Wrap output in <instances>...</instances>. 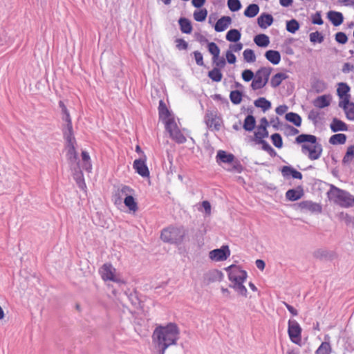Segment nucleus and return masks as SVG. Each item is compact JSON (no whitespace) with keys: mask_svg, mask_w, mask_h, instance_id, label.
<instances>
[{"mask_svg":"<svg viewBox=\"0 0 354 354\" xmlns=\"http://www.w3.org/2000/svg\"><path fill=\"white\" fill-rule=\"evenodd\" d=\"M180 331L176 324L169 323L165 326H159L153 333V340L158 349V354H165L171 345L176 344Z\"/></svg>","mask_w":354,"mask_h":354,"instance_id":"obj_1","label":"nucleus"},{"mask_svg":"<svg viewBox=\"0 0 354 354\" xmlns=\"http://www.w3.org/2000/svg\"><path fill=\"white\" fill-rule=\"evenodd\" d=\"M295 142L301 145L304 153L308 152V158L315 160L319 158L322 153V146L317 142V138L311 134L301 133L297 136Z\"/></svg>","mask_w":354,"mask_h":354,"instance_id":"obj_2","label":"nucleus"},{"mask_svg":"<svg viewBox=\"0 0 354 354\" xmlns=\"http://www.w3.org/2000/svg\"><path fill=\"white\" fill-rule=\"evenodd\" d=\"M189 230L184 226H170L163 229L161 232L160 239L165 243L180 245L189 240Z\"/></svg>","mask_w":354,"mask_h":354,"instance_id":"obj_3","label":"nucleus"},{"mask_svg":"<svg viewBox=\"0 0 354 354\" xmlns=\"http://www.w3.org/2000/svg\"><path fill=\"white\" fill-rule=\"evenodd\" d=\"M330 200H334V202L342 207H352L354 206V196L348 192L339 189L333 185H330V190L327 192Z\"/></svg>","mask_w":354,"mask_h":354,"instance_id":"obj_4","label":"nucleus"},{"mask_svg":"<svg viewBox=\"0 0 354 354\" xmlns=\"http://www.w3.org/2000/svg\"><path fill=\"white\" fill-rule=\"evenodd\" d=\"M272 71L271 67H261L257 71L254 79L252 80L250 86L252 90L256 91L263 88L268 82L270 73Z\"/></svg>","mask_w":354,"mask_h":354,"instance_id":"obj_5","label":"nucleus"},{"mask_svg":"<svg viewBox=\"0 0 354 354\" xmlns=\"http://www.w3.org/2000/svg\"><path fill=\"white\" fill-rule=\"evenodd\" d=\"M165 129L176 142L183 144L186 142L187 139L178 129L174 118H171L166 122Z\"/></svg>","mask_w":354,"mask_h":354,"instance_id":"obj_6","label":"nucleus"},{"mask_svg":"<svg viewBox=\"0 0 354 354\" xmlns=\"http://www.w3.org/2000/svg\"><path fill=\"white\" fill-rule=\"evenodd\" d=\"M288 333L290 339L293 343L301 346L302 329L298 322L294 319H290L288 323Z\"/></svg>","mask_w":354,"mask_h":354,"instance_id":"obj_7","label":"nucleus"},{"mask_svg":"<svg viewBox=\"0 0 354 354\" xmlns=\"http://www.w3.org/2000/svg\"><path fill=\"white\" fill-rule=\"evenodd\" d=\"M337 85V94L341 100L339 102V106L341 108H345L346 105L349 104L351 99V95L349 94L351 87L346 82H339Z\"/></svg>","mask_w":354,"mask_h":354,"instance_id":"obj_8","label":"nucleus"},{"mask_svg":"<svg viewBox=\"0 0 354 354\" xmlns=\"http://www.w3.org/2000/svg\"><path fill=\"white\" fill-rule=\"evenodd\" d=\"M230 255V250L227 245H222L220 248L209 252V259L215 261L226 260Z\"/></svg>","mask_w":354,"mask_h":354,"instance_id":"obj_9","label":"nucleus"},{"mask_svg":"<svg viewBox=\"0 0 354 354\" xmlns=\"http://www.w3.org/2000/svg\"><path fill=\"white\" fill-rule=\"evenodd\" d=\"M147 157L144 155V158L136 159L134 160L133 167L136 171L142 177L146 178L149 176V170L146 165Z\"/></svg>","mask_w":354,"mask_h":354,"instance_id":"obj_10","label":"nucleus"},{"mask_svg":"<svg viewBox=\"0 0 354 354\" xmlns=\"http://www.w3.org/2000/svg\"><path fill=\"white\" fill-rule=\"evenodd\" d=\"M115 269L111 263H105L102 267V277L105 281L119 282L120 280L115 274Z\"/></svg>","mask_w":354,"mask_h":354,"instance_id":"obj_11","label":"nucleus"},{"mask_svg":"<svg viewBox=\"0 0 354 354\" xmlns=\"http://www.w3.org/2000/svg\"><path fill=\"white\" fill-rule=\"evenodd\" d=\"M71 169L73 170V176L78 187L83 189L86 187L83 173L80 167V162L73 165Z\"/></svg>","mask_w":354,"mask_h":354,"instance_id":"obj_12","label":"nucleus"},{"mask_svg":"<svg viewBox=\"0 0 354 354\" xmlns=\"http://www.w3.org/2000/svg\"><path fill=\"white\" fill-rule=\"evenodd\" d=\"M223 278V274L221 271L214 269L209 270L204 274V283L209 285L215 281H221Z\"/></svg>","mask_w":354,"mask_h":354,"instance_id":"obj_13","label":"nucleus"},{"mask_svg":"<svg viewBox=\"0 0 354 354\" xmlns=\"http://www.w3.org/2000/svg\"><path fill=\"white\" fill-rule=\"evenodd\" d=\"M75 142L66 143V147L67 148V159L69 162L71 167L73 165L80 162L78 160V154L75 147Z\"/></svg>","mask_w":354,"mask_h":354,"instance_id":"obj_14","label":"nucleus"},{"mask_svg":"<svg viewBox=\"0 0 354 354\" xmlns=\"http://www.w3.org/2000/svg\"><path fill=\"white\" fill-rule=\"evenodd\" d=\"M304 195V188L301 185H299L295 189H288L286 193V198L288 201H296L300 199Z\"/></svg>","mask_w":354,"mask_h":354,"instance_id":"obj_15","label":"nucleus"},{"mask_svg":"<svg viewBox=\"0 0 354 354\" xmlns=\"http://www.w3.org/2000/svg\"><path fill=\"white\" fill-rule=\"evenodd\" d=\"M158 114L160 120H162L165 125H166V122L171 118H174L171 115V112L168 109L166 104L162 100L159 101L158 106Z\"/></svg>","mask_w":354,"mask_h":354,"instance_id":"obj_16","label":"nucleus"},{"mask_svg":"<svg viewBox=\"0 0 354 354\" xmlns=\"http://www.w3.org/2000/svg\"><path fill=\"white\" fill-rule=\"evenodd\" d=\"M68 121L66 122V124L63 127V136L66 143L76 142L74 137L71 118H68Z\"/></svg>","mask_w":354,"mask_h":354,"instance_id":"obj_17","label":"nucleus"},{"mask_svg":"<svg viewBox=\"0 0 354 354\" xmlns=\"http://www.w3.org/2000/svg\"><path fill=\"white\" fill-rule=\"evenodd\" d=\"M273 21L274 18L272 15L267 12L261 13L257 18V24L262 29H266L270 26Z\"/></svg>","mask_w":354,"mask_h":354,"instance_id":"obj_18","label":"nucleus"},{"mask_svg":"<svg viewBox=\"0 0 354 354\" xmlns=\"http://www.w3.org/2000/svg\"><path fill=\"white\" fill-rule=\"evenodd\" d=\"M281 174L284 178L292 176L295 179H302L303 175L301 172L293 168L290 165L283 166L281 169Z\"/></svg>","mask_w":354,"mask_h":354,"instance_id":"obj_19","label":"nucleus"},{"mask_svg":"<svg viewBox=\"0 0 354 354\" xmlns=\"http://www.w3.org/2000/svg\"><path fill=\"white\" fill-rule=\"evenodd\" d=\"M327 18L334 26H339L344 22V16L340 12L330 10L327 12Z\"/></svg>","mask_w":354,"mask_h":354,"instance_id":"obj_20","label":"nucleus"},{"mask_svg":"<svg viewBox=\"0 0 354 354\" xmlns=\"http://www.w3.org/2000/svg\"><path fill=\"white\" fill-rule=\"evenodd\" d=\"M298 205L301 209H308L312 212L321 213L322 210V207L320 204L310 201H301Z\"/></svg>","mask_w":354,"mask_h":354,"instance_id":"obj_21","label":"nucleus"},{"mask_svg":"<svg viewBox=\"0 0 354 354\" xmlns=\"http://www.w3.org/2000/svg\"><path fill=\"white\" fill-rule=\"evenodd\" d=\"M216 162L220 164L231 163L235 160V156L231 153H228L224 150H218L216 156Z\"/></svg>","mask_w":354,"mask_h":354,"instance_id":"obj_22","label":"nucleus"},{"mask_svg":"<svg viewBox=\"0 0 354 354\" xmlns=\"http://www.w3.org/2000/svg\"><path fill=\"white\" fill-rule=\"evenodd\" d=\"M232 19L229 16H223L218 19L214 25V30L216 32H223L231 24Z\"/></svg>","mask_w":354,"mask_h":354,"instance_id":"obj_23","label":"nucleus"},{"mask_svg":"<svg viewBox=\"0 0 354 354\" xmlns=\"http://www.w3.org/2000/svg\"><path fill=\"white\" fill-rule=\"evenodd\" d=\"M348 125L337 118H334L330 124V130L334 132L348 131Z\"/></svg>","mask_w":354,"mask_h":354,"instance_id":"obj_24","label":"nucleus"},{"mask_svg":"<svg viewBox=\"0 0 354 354\" xmlns=\"http://www.w3.org/2000/svg\"><path fill=\"white\" fill-rule=\"evenodd\" d=\"M331 97L330 95H323L318 96L313 102V105L319 109H324L330 104Z\"/></svg>","mask_w":354,"mask_h":354,"instance_id":"obj_25","label":"nucleus"},{"mask_svg":"<svg viewBox=\"0 0 354 354\" xmlns=\"http://www.w3.org/2000/svg\"><path fill=\"white\" fill-rule=\"evenodd\" d=\"M178 24L180 31L184 34H191L193 30V27L191 21L186 18L181 17L178 19Z\"/></svg>","mask_w":354,"mask_h":354,"instance_id":"obj_26","label":"nucleus"},{"mask_svg":"<svg viewBox=\"0 0 354 354\" xmlns=\"http://www.w3.org/2000/svg\"><path fill=\"white\" fill-rule=\"evenodd\" d=\"M256 124L255 117L253 115L248 114L243 121V128L245 131L251 132L255 129Z\"/></svg>","mask_w":354,"mask_h":354,"instance_id":"obj_27","label":"nucleus"},{"mask_svg":"<svg viewBox=\"0 0 354 354\" xmlns=\"http://www.w3.org/2000/svg\"><path fill=\"white\" fill-rule=\"evenodd\" d=\"M266 58L274 65L278 64L281 61V54L274 50H268L265 53Z\"/></svg>","mask_w":354,"mask_h":354,"instance_id":"obj_28","label":"nucleus"},{"mask_svg":"<svg viewBox=\"0 0 354 354\" xmlns=\"http://www.w3.org/2000/svg\"><path fill=\"white\" fill-rule=\"evenodd\" d=\"M254 41L259 47L266 48L270 44V38L266 34L260 33L254 37Z\"/></svg>","mask_w":354,"mask_h":354,"instance_id":"obj_29","label":"nucleus"},{"mask_svg":"<svg viewBox=\"0 0 354 354\" xmlns=\"http://www.w3.org/2000/svg\"><path fill=\"white\" fill-rule=\"evenodd\" d=\"M134 194L135 190L133 189L127 185H122L121 188L118 189V193H115V198L116 201L119 200L120 202L122 200L121 194L124 195L126 197L129 195L133 196Z\"/></svg>","mask_w":354,"mask_h":354,"instance_id":"obj_30","label":"nucleus"},{"mask_svg":"<svg viewBox=\"0 0 354 354\" xmlns=\"http://www.w3.org/2000/svg\"><path fill=\"white\" fill-rule=\"evenodd\" d=\"M285 119L297 127H299L301 125L302 119L301 116L297 113L289 112L286 113Z\"/></svg>","mask_w":354,"mask_h":354,"instance_id":"obj_31","label":"nucleus"},{"mask_svg":"<svg viewBox=\"0 0 354 354\" xmlns=\"http://www.w3.org/2000/svg\"><path fill=\"white\" fill-rule=\"evenodd\" d=\"M288 78V75L284 73H277L274 75L270 80V85L272 88H277L280 86L283 80Z\"/></svg>","mask_w":354,"mask_h":354,"instance_id":"obj_32","label":"nucleus"},{"mask_svg":"<svg viewBox=\"0 0 354 354\" xmlns=\"http://www.w3.org/2000/svg\"><path fill=\"white\" fill-rule=\"evenodd\" d=\"M254 104L257 108H261L263 112L271 108L272 104L266 97H260L254 102Z\"/></svg>","mask_w":354,"mask_h":354,"instance_id":"obj_33","label":"nucleus"},{"mask_svg":"<svg viewBox=\"0 0 354 354\" xmlns=\"http://www.w3.org/2000/svg\"><path fill=\"white\" fill-rule=\"evenodd\" d=\"M241 37V33L238 29H230L226 34L225 38L228 41L236 43Z\"/></svg>","mask_w":354,"mask_h":354,"instance_id":"obj_34","label":"nucleus"},{"mask_svg":"<svg viewBox=\"0 0 354 354\" xmlns=\"http://www.w3.org/2000/svg\"><path fill=\"white\" fill-rule=\"evenodd\" d=\"M347 139V136L344 133H336L331 136L329 138V143L333 145H344Z\"/></svg>","mask_w":354,"mask_h":354,"instance_id":"obj_35","label":"nucleus"},{"mask_svg":"<svg viewBox=\"0 0 354 354\" xmlns=\"http://www.w3.org/2000/svg\"><path fill=\"white\" fill-rule=\"evenodd\" d=\"M205 123L209 128L214 127L216 131H218L221 128V124L218 120H217L216 116H214L212 113H210V115H206Z\"/></svg>","mask_w":354,"mask_h":354,"instance_id":"obj_36","label":"nucleus"},{"mask_svg":"<svg viewBox=\"0 0 354 354\" xmlns=\"http://www.w3.org/2000/svg\"><path fill=\"white\" fill-rule=\"evenodd\" d=\"M259 6L256 3H251L244 10V15L248 18H253L258 15Z\"/></svg>","mask_w":354,"mask_h":354,"instance_id":"obj_37","label":"nucleus"},{"mask_svg":"<svg viewBox=\"0 0 354 354\" xmlns=\"http://www.w3.org/2000/svg\"><path fill=\"white\" fill-rule=\"evenodd\" d=\"M243 92L239 89L231 91L230 93V99L232 104H239L243 100Z\"/></svg>","mask_w":354,"mask_h":354,"instance_id":"obj_38","label":"nucleus"},{"mask_svg":"<svg viewBox=\"0 0 354 354\" xmlns=\"http://www.w3.org/2000/svg\"><path fill=\"white\" fill-rule=\"evenodd\" d=\"M124 203L130 211L135 212L138 209V203L133 196L129 195L126 196L124 199Z\"/></svg>","mask_w":354,"mask_h":354,"instance_id":"obj_39","label":"nucleus"},{"mask_svg":"<svg viewBox=\"0 0 354 354\" xmlns=\"http://www.w3.org/2000/svg\"><path fill=\"white\" fill-rule=\"evenodd\" d=\"M207 49L209 53L212 55V62H215L218 59V55H220V48L216 43L209 41L207 44Z\"/></svg>","mask_w":354,"mask_h":354,"instance_id":"obj_40","label":"nucleus"},{"mask_svg":"<svg viewBox=\"0 0 354 354\" xmlns=\"http://www.w3.org/2000/svg\"><path fill=\"white\" fill-rule=\"evenodd\" d=\"M207 76L213 82H219L222 80L223 73L218 68H213L208 72Z\"/></svg>","mask_w":354,"mask_h":354,"instance_id":"obj_41","label":"nucleus"},{"mask_svg":"<svg viewBox=\"0 0 354 354\" xmlns=\"http://www.w3.org/2000/svg\"><path fill=\"white\" fill-rule=\"evenodd\" d=\"M82 169L90 172L92 169V165L91 163L90 156L87 151H82Z\"/></svg>","mask_w":354,"mask_h":354,"instance_id":"obj_42","label":"nucleus"},{"mask_svg":"<svg viewBox=\"0 0 354 354\" xmlns=\"http://www.w3.org/2000/svg\"><path fill=\"white\" fill-rule=\"evenodd\" d=\"M243 283L239 281L235 283L230 284L229 287L234 289L240 295L247 297L248 290Z\"/></svg>","mask_w":354,"mask_h":354,"instance_id":"obj_43","label":"nucleus"},{"mask_svg":"<svg viewBox=\"0 0 354 354\" xmlns=\"http://www.w3.org/2000/svg\"><path fill=\"white\" fill-rule=\"evenodd\" d=\"M300 28L299 21L295 19H292L286 21V30L290 33H295Z\"/></svg>","mask_w":354,"mask_h":354,"instance_id":"obj_44","label":"nucleus"},{"mask_svg":"<svg viewBox=\"0 0 354 354\" xmlns=\"http://www.w3.org/2000/svg\"><path fill=\"white\" fill-rule=\"evenodd\" d=\"M338 218L340 221H344L347 226H351L354 228V216L344 213V212H341L338 214Z\"/></svg>","mask_w":354,"mask_h":354,"instance_id":"obj_45","label":"nucleus"},{"mask_svg":"<svg viewBox=\"0 0 354 354\" xmlns=\"http://www.w3.org/2000/svg\"><path fill=\"white\" fill-rule=\"evenodd\" d=\"M207 10L206 8H201L199 10H195L194 12V19L198 22L205 21L207 16Z\"/></svg>","mask_w":354,"mask_h":354,"instance_id":"obj_46","label":"nucleus"},{"mask_svg":"<svg viewBox=\"0 0 354 354\" xmlns=\"http://www.w3.org/2000/svg\"><path fill=\"white\" fill-rule=\"evenodd\" d=\"M354 158V145L347 148L346 152L342 159L344 165L348 164Z\"/></svg>","mask_w":354,"mask_h":354,"instance_id":"obj_47","label":"nucleus"},{"mask_svg":"<svg viewBox=\"0 0 354 354\" xmlns=\"http://www.w3.org/2000/svg\"><path fill=\"white\" fill-rule=\"evenodd\" d=\"M271 141L273 145L278 148L281 149L283 147V139L280 133H274L270 136Z\"/></svg>","mask_w":354,"mask_h":354,"instance_id":"obj_48","label":"nucleus"},{"mask_svg":"<svg viewBox=\"0 0 354 354\" xmlns=\"http://www.w3.org/2000/svg\"><path fill=\"white\" fill-rule=\"evenodd\" d=\"M342 109L345 112L347 119L354 120V102L349 101V104Z\"/></svg>","mask_w":354,"mask_h":354,"instance_id":"obj_49","label":"nucleus"},{"mask_svg":"<svg viewBox=\"0 0 354 354\" xmlns=\"http://www.w3.org/2000/svg\"><path fill=\"white\" fill-rule=\"evenodd\" d=\"M309 37H310V42H312L313 44H316V43L321 44L324 40V35L320 32H319L317 30L315 32H311L309 35Z\"/></svg>","mask_w":354,"mask_h":354,"instance_id":"obj_50","label":"nucleus"},{"mask_svg":"<svg viewBox=\"0 0 354 354\" xmlns=\"http://www.w3.org/2000/svg\"><path fill=\"white\" fill-rule=\"evenodd\" d=\"M269 135L267 129H258V131L254 132V137L251 138V140H262L268 138Z\"/></svg>","mask_w":354,"mask_h":354,"instance_id":"obj_51","label":"nucleus"},{"mask_svg":"<svg viewBox=\"0 0 354 354\" xmlns=\"http://www.w3.org/2000/svg\"><path fill=\"white\" fill-rule=\"evenodd\" d=\"M312 87L317 93H322L326 88V84L323 80L316 79L313 82Z\"/></svg>","mask_w":354,"mask_h":354,"instance_id":"obj_52","label":"nucleus"},{"mask_svg":"<svg viewBox=\"0 0 354 354\" xmlns=\"http://www.w3.org/2000/svg\"><path fill=\"white\" fill-rule=\"evenodd\" d=\"M243 55L244 60L246 62L252 63V62H255V60H256L255 53H254V50L252 49H249V48L245 49L243 51Z\"/></svg>","mask_w":354,"mask_h":354,"instance_id":"obj_53","label":"nucleus"},{"mask_svg":"<svg viewBox=\"0 0 354 354\" xmlns=\"http://www.w3.org/2000/svg\"><path fill=\"white\" fill-rule=\"evenodd\" d=\"M227 6L230 11L237 12L241 8V3L239 0H227Z\"/></svg>","mask_w":354,"mask_h":354,"instance_id":"obj_54","label":"nucleus"},{"mask_svg":"<svg viewBox=\"0 0 354 354\" xmlns=\"http://www.w3.org/2000/svg\"><path fill=\"white\" fill-rule=\"evenodd\" d=\"M331 351L329 342H322L318 349L316 351V354H330Z\"/></svg>","mask_w":354,"mask_h":354,"instance_id":"obj_55","label":"nucleus"},{"mask_svg":"<svg viewBox=\"0 0 354 354\" xmlns=\"http://www.w3.org/2000/svg\"><path fill=\"white\" fill-rule=\"evenodd\" d=\"M176 48L178 50H187L188 49V43L183 38H177L175 39Z\"/></svg>","mask_w":354,"mask_h":354,"instance_id":"obj_56","label":"nucleus"},{"mask_svg":"<svg viewBox=\"0 0 354 354\" xmlns=\"http://www.w3.org/2000/svg\"><path fill=\"white\" fill-rule=\"evenodd\" d=\"M335 41L339 44H345L348 41V37L344 32H337L335 35Z\"/></svg>","mask_w":354,"mask_h":354,"instance_id":"obj_57","label":"nucleus"},{"mask_svg":"<svg viewBox=\"0 0 354 354\" xmlns=\"http://www.w3.org/2000/svg\"><path fill=\"white\" fill-rule=\"evenodd\" d=\"M241 76L245 82H250L254 79L255 74L251 69H245L243 71Z\"/></svg>","mask_w":354,"mask_h":354,"instance_id":"obj_58","label":"nucleus"},{"mask_svg":"<svg viewBox=\"0 0 354 354\" xmlns=\"http://www.w3.org/2000/svg\"><path fill=\"white\" fill-rule=\"evenodd\" d=\"M59 106L62 109V113L64 115V116L62 117V119L65 122L68 121V118H71V116H70L69 112H68L64 102L63 101L60 100L59 102Z\"/></svg>","mask_w":354,"mask_h":354,"instance_id":"obj_59","label":"nucleus"},{"mask_svg":"<svg viewBox=\"0 0 354 354\" xmlns=\"http://www.w3.org/2000/svg\"><path fill=\"white\" fill-rule=\"evenodd\" d=\"M193 55L194 56L196 64L200 66H205L202 53L198 50H196L193 52Z\"/></svg>","mask_w":354,"mask_h":354,"instance_id":"obj_60","label":"nucleus"},{"mask_svg":"<svg viewBox=\"0 0 354 354\" xmlns=\"http://www.w3.org/2000/svg\"><path fill=\"white\" fill-rule=\"evenodd\" d=\"M312 23L317 25H322L324 24L320 11H317L312 15Z\"/></svg>","mask_w":354,"mask_h":354,"instance_id":"obj_61","label":"nucleus"},{"mask_svg":"<svg viewBox=\"0 0 354 354\" xmlns=\"http://www.w3.org/2000/svg\"><path fill=\"white\" fill-rule=\"evenodd\" d=\"M232 163V167L229 169L230 171H236L238 173H241L243 170V167L241 164L240 161L238 160H234Z\"/></svg>","mask_w":354,"mask_h":354,"instance_id":"obj_62","label":"nucleus"},{"mask_svg":"<svg viewBox=\"0 0 354 354\" xmlns=\"http://www.w3.org/2000/svg\"><path fill=\"white\" fill-rule=\"evenodd\" d=\"M319 115V111H315V109H312L308 113V120L313 121V124L316 125L318 122L317 118Z\"/></svg>","mask_w":354,"mask_h":354,"instance_id":"obj_63","label":"nucleus"},{"mask_svg":"<svg viewBox=\"0 0 354 354\" xmlns=\"http://www.w3.org/2000/svg\"><path fill=\"white\" fill-rule=\"evenodd\" d=\"M226 56V62H227L230 64H234L236 62V57L235 55L232 52V50H227L225 53Z\"/></svg>","mask_w":354,"mask_h":354,"instance_id":"obj_64","label":"nucleus"}]
</instances>
